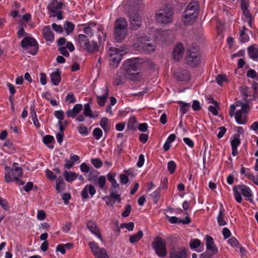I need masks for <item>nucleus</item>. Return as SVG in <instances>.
<instances>
[{"label":"nucleus","instance_id":"obj_64","mask_svg":"<svg viewBox=\"0 0 258 258\" xmlns=\"http://www.w3.org/2000/svg\"><path fill=\"white\" fill-rule=\"evenodd\" d=\"M108 123V119L106 117H103L100 120V125L104 131H106Z\"/></svg>","mask_w":258,"mask_h":258},{"label":"nucleus","instance_id":"obj_36","mask_svg":"<svg viewBox=\"0 0 258 258\" xmlns=\"http://www.w3.org/2000/svg\"><path fill=\"white\" fill-rule=\"evenodd\" d=\"M75 25L71 22L66 21L64 24V29L67 35L70 34L75 29Z\"/></svg>","mask_w":258,"mask_h":258},{"label":"nucleus","instance_id":"obj_6","mask_svg":"<svg viewBox=\"0 0 258 258\" xmlns=\"http://www.w3.org/2000/svg\"><path fill=\"white\" fill-rule=\"evenodd\" d=\"M152 246L159 257H164L167 255L166 243L161 237H156L152 243Z\"/></svg>","mask_w":258,"mask_h":258},{"label":"nucleus","instance_id":"obj_57","mask_svg":"<svg viewBox=\"0 0 258 258\" xmlns=\"http://www.w3.org/2000/svg\"><path fill=\"white\" fill-rule=\"evenodd\" d=\"M54 115L55 117L59 120V121H61L62 120L64 119V114L62 110H56L54 112Z\"/></svg>","mask_w":258,"mask_h":258},{"label":"nucleus","instance_id":"obj_5","mask_svg":"<svg viewBox=\"0 0 258 258\" xmlns=\"http://www.w3.org/2000/svg\"><path fill=\"white\" fill-rule=\"evenodd\" d=\"M173 15V10L171 8L166 7L158 10L156 14L157 22L166 24L171 23Z\"/></svg>","mask_w":258,"mask_h":258},{"label":"nucleus","instance_id":"obj_35","mask_svg":"<svg viewBox=\"0 0 258 258\" xmlns=\"http://www.w3.org/2000/svg\"><path fill=\"white\" fill-rule=\"evenodd\" d=\"M56 190L58 192H60L64 186V182L61 176H59L56 179Z\"/></svg>","mask_w":258,"mask_h":258},{"label":"nucleus","instance_id":"obj_61","mask_svg":"<svg viewBox=\"0 0 258 258\" xmlns=\"http://www.w3.org/2000/svg\"><path fill=\"white\" fill-rule=\"evenodd\" d=\"M115 176L116 173L115 172H109L107 174V178L108 180L110 182V183L117 182L115 178Z\"/></svg>","mask_w":258,"mask_h":258},{"label":"nucleus","instance_id":"obj_46","mask_svg":"<svg viewBox=\"0 0 258 258\" xmlns=\"http://www.w3.org/2000/svg\"><path fill=\"white\" fill-rule=\"evenodd\" d=\"M102 131L99 127L94 129L93 131V136L96 140H99L102 137Z\"/></svg>","mask_w":258,"mask_h":258},{"label":"nucleus","instance_id":"obj_45","mask_svg":"<svg viewBox=\"0 0 258 258\" xmlns=\"http://www.w3.org/2000/svg\"><path fill=\"white\" fill-rule=\"evenodd\" d=\"M177 167L176 163L173 161H170L167 163V169L170 174H173Z\"/></svg>","mask_w":258,"mask_h":258},{"label":"nucleus","instance_id":"obj_51","mask_svg":"<svg viewBox=\"0 0 258 258\" xmlns=\"http://www.w3.org/2000/svg\"><path fill=\"white\" fill-rule=\"evenodd\" d=\"M239 39L241 42L246 43L249 40V35L243 32V31H240Z\"/></svg>","mask_w":258,"mask_h":258},{"label":"nucleus","instance_id":"obj_7","mask_svg":"<svg viewBox=\"0 0 258 258\" xmlns=\"http://www.w3.org/2000/svg\"><path fill=\"white\" fill-rule=\"evenodd\" d=\"M123 54L122 50L113 47H110L108 51L110 65L112 67H116L122 59Z\"/></svg>","mask_w":258,"mask_h":258},{"label":"nucleus","instance_id":"obj_33","mask_svg":"<svg viewBox=\"0 0 258 258\" xmlns=\"http://www.w3.org/2000/svg\"><path fill=\"white\" fill-rule=\"evenodd\" d=\"M161 188L158 187L150 195V196L152 198L154 204H157L158 202L161 195Z\"/></svg>","mask_w":258,"mask_h":258},{"label":"nucleus","instance_id":"obj_8","mask_svg":"<svg viewBox=\"0 0 258 258\" xmlns=\"http://www.w3.org/2000/svg\"><path fill=\"white\" fill-rule=\"evenodd\" d=\"M137 42L139 43L138 47L145 53H150L156 49L155 42H151L146 36L138 37Z\"/></svg>","mask_w":258,"mask_h":258},{"label":"nucleus","instance_id":"obj_15","mask_svg":"<svg viewBox=\"0 0 258 258\" xmlns=\"http://www.w3.org/2000/svg\"><path fill=\"white\" fill-rule=\"evenodd\" d=\"M198 14V12H196L190 10L188 11V9H186L185 11V15L183 16L185 24L187 25H191L196 21Z\"/></svg>","mask_w":258,"mask_h":258},{"label":"nucleus","instance_id":"obj_30","mask_svg":"<svg viewBox=\"0 0 258 258\" xmlns=\"http://www.w3.org/2000/svg\"><path fill=\"white\" fill-rule=\"evenodd\" d=\"M83 114L86 117H89L92 118H95L96 117V116L93 114V111L91 109L90 104L89 103L85 104L83 109Z\"/></svg>","mask_w":258,"mask_h":258},{"label":"nucleus","instance_id":"obj_1","mask_svg":"<svg viewBox=\"0 0 258 258\" xmlns=\"http://www.w3.org/2000/svg\"><path fill=\"white\" fill-rule=\"evenodd\" d=\"M133 11L128 12L130 29L136 31L140 28L142 25V18L139 11L142 8V0H133L132 2Z\"/></svg>","mask_w":258,"mask_h":258},{"label":"nucleus","instance_id":"obj_47","mask_svg":"<svg viewBox=\"0 0 258 258\" xmlns=\"http://www.w3.org/2000/svg\"><path fill=\"white\" fill-rule=\"evenodd\" d=\"M65 101L68 102V104H73L77 101V99L72 92H69L66 97Z\"/></svg>","mask_w":258,"mask_h":258},{"label":"nucleus","instance_id":"obj_12","mask_svg":"<svg viewBox=\"0 0 258 258\" xmlns=\"http://www.w3.org/2000/svg\"><path fill=\"white\" fill-rule=\"evenodd\" d=\"M236 107L234 104H231L230 106L229 114L231 117H232L234 115L236 122L239 124H244L246 122V118L244 116H242V113L243 112L241 110H237L234 114Z\"/></svg>","mask_w":258,"mask_h":258},{"label":"nucleus","instance_id":"obj_10","mask_svg":"<svg viewBox=\"0 0 258 258\" xmlns=\"http://www.w3.org/2000/svg\"><path fill=\"white\" fill-rule=\"evenodd\" d=\"M144 62V60L140 57H134L125 60L124 67L126 72L128 75L132 74V72L137 71Z\"/></svg>","mask_w":258,"mask_h":258},{"label":"nucleus","instance_id":"obj_17","mask_svg":"<svg viewBox=\"0 0 258 258\" xmlns=\"http://www.w3.org/2000/svg\"><path fill=\"white\" fill-rule=\"evenodd\" d=\"M96 193V189L92 184H87L83 188L81 192V195L83 200H86L89 198V194L92 197Z\"/></svg>","mask_w":258,"mask_h":258},{"label":"nucleus","instance_id":"obj_37","mask_svg":"<svg viewBox=\"0 0 258 258\" xmlns=\"http://www.w3.org/2000/svg\"><path fill=\"white\" fill-rule=\"evenodd\" d=\"M238 187H239V185H235L233 188L234 197L237 202L238 203H241L242 199L241 196V194L239 191V189Z\"/></svg>","mask_w":258,"mask_h":258},{"label":"nucleus","instance_id":"obj_34","mask_svg":"<svg viewBox=\"0 0 258 258\" xmlns=\"http://www.w3.org/2000/svg\"><path fill=\"white\" fill-rule=\"evenodd\" d=\"M43 142L45 144L48 148L50 149L53 148V146L50 145L51 143L54 141V138L51 135H46L43 137Z\"/></svg>","mask_w":258,"mask_h":258},{"label":"nucleus","instance_id":"obj_39","mask_svg":"<svg viewBox=\"0 0 258 258\" xmlns=\"http://www.w3.org/2000/svg\"><path fill=\"white\" fill-rule=\"evenodd\" d=\"M18 163H14L13 165V169L11 171L13 174H16V176L21 177L23 175L22 168L20 167H18Z\"/></svg>","mask_w":258,"mask_h":258},{"label":"nucleus","instance_id":"obj_20","mask_svg":"<svg viewBox=\"0 0 258 258\" xmlns=\"http://www.w3.org/2000/svg\"><path fill=\"white\" fill-rule=\"evenodd\" d=\"M186 215L184 219H180L175 216L169 217L167 216V218L170 223L171 224H177L182 223L183 224H189L191 222V220L189 217V215L187 213H185Z\"/></svg>","mask_w":258,"mask_h":258},{"label":"nucleus","instance_id":"obj_2","mask_svg":"<svg viewBox=\"0 0 258 258\" xmlns=\"http://www.w3.org/2000/svg\"><path fill=\"white\" fill-rule=\"evenodd\" d=\"M201 61V54L199 48L191 46L187 48L185 53V62L186 64L192 68L199 66Z\"/></svg>","mask_w":258,"mask_h":258},{"label":"nucleus","instance_id":"obj_21","mask_svg":"<svg viewBox=\"0 0 258 258\" xmlns=\"http://www.w3.org/2000/svg\"><path fill=\"white\" fill-rule=\"evenodd\" d=\"M241 174H243L249 180L252 181L255 184L258 185V181L256 178L249 168H245L241 165V168L240 171Z\"/></svg>","mask_w":258,"mask_h":258},{"label":"nucleus","instance_id":"obj_3","mask_svg":"<svg viewBox=\"0 0 258 258\" xmlns=\"http://www.w3.org/2000/svg\"><path fill=\"white\" fill-rule=\"evenodd\" d=\"M128 23L125 18H117L114 23V37L117 42H120L126 37Z\"/></svg>","mask_w":258,"mask_h":258},{"label":"nucleus","instance_id":"obj_42","mask_svg":"<svg viewBox=\"0 0 258 258\" xmlns=\"http://www.w3.org/2000/svg\"><path fill=\"white\" fill-rule=\"evenodd\" d=\"M241 143L239 135H235L234 139L231 141V148H238Z\"/></svg>","mask_w":258,"mask_h":258},{"label":"nucleus","instance_id":"obj_55","mask_svg":"<svg viewBox=\"0 0 258 258\" xmlns=\"http://www.w3.org/2000/svg\"><path fill=\"white\" fill-rule=\"evenodd\" d=\"M134 223L132 222H128L127 223H123L120 225L121 228H126L128 231H133L134 228Z\"/></svg>","mask_w":258,"mask_h":258},{"label":"nucleus","instance_id":"obj_22","mask_svg":"<svg viewBox=\"0 0 258 258\" xmlns=\"http://www.w3.org/2000/svg\"><path fill=\"white\" fill-rule=\"evenodd\" d=\"M63 3L62 2H58L57 0H51L47 6V10L52 13H56L57 10L62 8Z\"/></svg>","mask_w":258,"mask_h":258},{"label":"nucleus","instance_id":"obj_38","mask_svg":"<svg viewBox=\"0 0 258 258\" xmlns=\"http://www.w3.org/2000/svg\"><path fill=\"white\" fill-rule=\"evenodd\" d=\"M137 120L135 116H133L130 117L127 122V127L128 130H135L137 128L136 124Z\"/></svg>","mask_w":258,"mask_h":258},{"label":"nucleus","instance_id":"obj_26","mask_svg":"<svg viewBox=\"0 0 258 258\" xmlns=\"http://www.w3.org/2000/svg\"><path fill=\"white\" fill-rule=\"evenodd\" d=\"M225 216V209L223 206V205L221 204L219 214L217 218V222L219 226H223L227 224V223L224 219Z\"/></svg>","mask_w":258,"mask_h":258},{"label":"nucleus","instance_id":"obj_16","mask_svg":"<svg viewBox=\"0 0 258 258\" xmlns=\"http://www.w3.org/2000/svg\"><path fill=\"white\" fill-rule=\"evenodd\" d=\"M184 47L181 43H178L175 46L172 52V58L176 61L180 59L183 55Z\"/></svg>","mask_w":258,"mask_h":258},{"label":"nucleus","instance_id":"obj_13","mask_svg":"<svg viewBox=\"0 0 258 258\" xmlns=\"http://www.w3.org/2000/svg\"><path fill=\"white\" fill-rule=\"evenodd\" d=\"M174 75L178 81H188L190 80V75L189 71L186 69H179L174 72Z\"/></svg>","mask_w":258,"mask_h":258},{"label":"nucleus","instance_id":"obj_54","mask_svg":"<svg viewBox=\"0 0 258 258\" xmlns=\"http://www.w3.org/2000/svg\"><path fill=\"white\" fill-rule=\"evenodd\" d=\"M98 183L99 186V187L103 189L106 184V178L103 175H101L99 177L98 179Z\"/></svg>","mask_w":258,"mask_h":258},{"label":"nucleus","instance_id":"obj_29","mask_svg":"<svg viewBox=\"0 0 258 258\" xmlns=\"http://www.w3.org/2000/svg\"><path fill=\"white\" fill-rule=\"evenodd\" d=\"M65 180L69 182H72L76 180L78 177V174L72 171L68 172L64 171L63 173Z\"/></svg>","mask_w":258,"mask_h":258},{"label":"nucleus","instance_id":"obj_23","mask_svg":"<svg viewBox=\"0 0 258 258\" xmlns=\"http://www.w3.org/2000/svg\"><path fill=\"white\" fill-rule=\"evenodd\" d=\"M171 258H186V250L184 248L177 247L170 253Z\"/></svg>","mask_w":258,"mask_h":258},{"label":"nucleus","instance_id":"obj_28","mask_svg":"<svg viewBox=\"0 0 258 258\" xmlns=\"http://www.w3.org/2000/svg\"><path fill=\"white\" fill-rule=\"evenodd\" d=\"M60 74L59 70L57 69L50 74L51 81L54 85L57 86L59 84L61 81Z\"/></svg>","mask_w":258,"mask_h":258},{"label":"nucleus","instance_id":"obj_52","mask_svg":"<svg viewBox=\"0 0 258 258\" xmlns=\"http://www.w3.org/2000/svg\"><path fill=\"white\" fill-rule=\"evenodd\" d=\"M227 242L230 245L234 248H237L238 247H239L240 245L239 242L238 241L237 239L234 237H233L229 239Z\"/></svg>","mask_w":258,"mask_h":258},{"label":"nucleus","instance_id":"obj_24","mask_svg":"<svg viewBox=\"0 0 258 258\" xmlns=\"http://www.w3.org/2000/svg\"><path fill=\"white\" fill-rule=\"evenodd\" d=\"M247 53L249 57L254 61L258 60V47L252 45L247 47Z\"/></svg>","mask_w":258,"mask_h":258},{"label":"nucleus","instance_id":"obj_58","mask_svg":"<svg viewBox=\"0 0 258 258\" xmlns=\"http://www.w3.org/2000/svg\"><path fill=\"white\" fill-rule=\"evenodd\" d=\"M0 205L5 211H7L10 209L7 201L1 197H0Z\"/></svg>","mask_w":258,"mask_h":258},{"label":"nucleus","instance_id":"obj_44","mask_svg":"<svg viewBox=\"0 0 258 258\" xmlns=\"http://www.w3.org/2000/svg\"><path fill=\"white\" fill-rule=\"evenodd\" d=\"M201 241L199 239H192L189 242V247L191 249H196L201 246Z\"/></svg>","mask_w":258,"mask_h":258},{"label":"nucleus","instance_id":"obj_41","mask_svg":"<svg viewBox=\"0 0 258 258\" xmlns=\"http://www.w3.org/2000/svg\"><path fill=\"white\" fill-rule=\"evenodd\" d=\"M186 9L188 11L190 10L194 12H198L199 10V6L198 2L192 1L191 2L187 7Z\"/></svg>","mask_w":258,"mask_h":258},{"label":"nucleus","instance_id":"obj_60","mask_svg":"<svg viewBox=\"0 0 258 258\" xmlns=\"http://www.w3.org/2000/svg\"><path fill=\"white\" fill-rule=\"evenodd\" d=\"M107 206H113L115 203V200H113L111 196H107L103 198Z\"/></svg>","mask_w":258,"mask_h":258},{"label":"nucleus","instance_id":"obj_14","mask_svg":"<svg viewBox=\"0 0 258 258\" xmlns=\"http://www.w3.org/2000/svg\"><path fill=\"white\" fill-rule=\"evenodd\" d=\"M205 239L207 250H209L213 254H216L218 252V249L213 238L208 235H206Z\"/></svg>","mask_w":258,"mask_h":258},{"label":"nucleus","instance_id":"obj_48","mask_svg":"<svg viewBox=\"0 0 258 258\" xmlns=\"http://www.w3.org/2000/svg\"><path fill=\"white\" fill-rule=\"evenodd\" d=\"M79 133L82 136H86L89 134L87 127L83 124H80L78 127Z\"/></svg>","mask_w":258,"mask_h":258},{"label":"nucleus","instance_id":"obj_4","mask_svg":"<svg viewBox=\"0 0 258 258\" xmlns=\"http://www.w3.org/2000/svg\"><path fill=\"white\" fill-rule=\"evenodd\" d=\"M76 45L81 50L89 53H93L98 51L99 46L95 41H90L88 37L85 34H80L76 38Z\"/></svg>","mask_w":258,"mask_h":258},{"label":"nucleus","instance_id":"obj_56","mask_svg":"<svg viewBox=\"0 0 258 258\" xmlns=\"http://www.w3.org/2000/svg\"><path fill=\"white\" fill-rule=\"evenodd\" d=\"M91 162L96 168H100L102 166V162L98 158H93L91 159Z\"/></svg>","mask_w":258,"mask_h":258},{"label":"nucleus","instance_id":"obj_43","mask_svg":"<svg viewBox=\"0 0 258 258\" xmlns=\"http://www.w3.org/2000/svg\"><path fill=\"white\" fill-rule=\"evenodd\" d=\"M125 174H120L119 175L120 182L121 184H126L129 181V178L128 177V171L124 170L123 171Z\"/></svg>","mask_w":258,"mask_h":258},{"label":"nucleus","instance_id":"obj_62","mask_svg":"<svg viewBox=\"0 0 258 258\" xmlns=\"http://www.w3.org/2000/svg\"><path fill=\"white\" fill-rule=\"evenodd\" d=\"M119 188V184L117 182L111 183V186L109 188L110 193L118 192V189Z\"/></svg>","mask_w":258,"mask_h":258},{"label":"nucleus","instance_id":"obj_11","mask_svg":"<svg viewBox=\"0 0 258 258\" xmlns=\"http://www.w3.org/2000/svg\"><path fill=\"white\" fill-rule=\"evenodd\" d=\"M89 245L95 258H109L106 249L103 247L100 248L97 242L90 241Z\"/></svg>","mask_w":258,"mask_h":258},{"label":"nucleus","instance_id":"obj_25","mask_svg":"<svg viewBox=\"0 0 258 258\" xmlns=\"http://www.w3.org/2000/svg\"><path fill=\"white\" fill-rule=\"evenodd\" d=\"M43 35L46 41L52 42L54 40V34L49 26H45L43 29Z\"/></svg>","mask_w":258,"mask_h":258},{"label":"nucleus","instance_id":"obj_18","mask_svg":"<svg viewBox=\"0 0 258 258\" xmlns=\"http://www.w3.org/2000/svg\"><path fill=\"white\" fill-rule=\"evenodd\" d=\"M86 225L88 229L93 234L97 236L101 240H102L99 229L95 222L89 220L87 222Z\"/></svg>","mask_w":258,"mask_h":258},{"label":"nucleus","instance_id":"obj_27","mask_svg":"<svg viewBox=\"0 0 258 258\" xmlns=\"http://www.w3.org/2000/svg\"><path fill=\"white\" fill-rule=\"evenodd\" d=\"M109 90L107 86H105L104 92L102 96H97V103L100 106H103L107 99L109 95Z\"/></svg>","mask_w":258,"mask_h":258},{"label":"nucleus","instance_id":"obj_63","mask_svg":"<svg viewBox=\"0 0 258 258\" xmlns=\"http://www.w3.org/2000/svg\"><path fill=\"white\" fill-rule=\"evenodd\" d=\"M132 207L130 205H127L125 207V210L121 214V216L123 217H128L131 212Z\"/></svg>","mask_w":258,"mask_h":258},{"label":"nucleus","instance_id":"obj_40","mask_svg":"<svg viewBox=\"0 0 258 258\" xmlns=\"http://www.w3.org/2000/svg\"><path fill=\"white\" fill-rule=\"evenodd\" d=\"M178 103L180 105V112L182 115L186 114L189 109L190 104L182 101H178Z\"/></svg>","mask_w":258,"mask_h":258},{"label":"nucleus","instance_id":"obj_31","mask_svg":"<svg viewBox=\"0 0 258 258\" xmlns=\"http://www.w3.org/2000/svg\"><path fill=\"white\" fill-rule=\"evenodd\" d=\"M143 235V231L139 230L136 234L132 235L130 236L129 241L132 244H135L142 238Z\"/></svg>","mask_w":258,"mask_h":258},{"label":"nucleus","instance_id":"obj_19","mask_svg":"<svg viewBox=\"0 0 258 258\" xmlns=\"http://www.w3.org/2000/svg\"><path fill=\"white\" fill-rule=\"evenodd\" d=\"M83 109V106L82 104H77L74 106L73 109H68L66 111V114L68 117L75 118Z\"/></svg>","mask_w":258,"mask_h":258},{"label":"nucleus","instance_id":"obj_49","mask_svg":"<svg viewBox=\"0 0 258 258\" xmlns=\"http://www.w3.org/2000/svg\"><path fill=\"white\" fill-rule=\"evenodd\" d=\"M238 104L241 106V110L243 113H247L249 110V106L247 102L245 103H242L241 101H238L236 106H238Z\"/></svg>","mask_w":258,"mask_h":258},{"label":"nucleus","instance_id":"obj_32","mask_svg":"<svg viewBox=\"0 0 258 258\" xmlns=\"http://www.w3.org/2000/svg\"><path fill=\"white\" fill-rule=\"evenodd\" d=\"M238 189L242 195L246 198H250L252 196L251 191L249 187L245 185H239Z\"/></svg>","mask_w":258,"mask_h":258},{"label":"nucleus","instance_id":"obj_50","mask_svg":"<svg viewBox=\"0 0 258 258\" xmlns=\"http://www.w3.org/2000/svg\"><path fill=\"white\" fill-rule=\"evenodd\" d=\"M216 82L220 85L222 86L224 82L227 81L226 76L225 75L219 74L216 77Z\"/></svg>","mask_w":258,"mask_h":258},{"label":"nucleus","instance_id":"obj_59","mask_svg":"<svg viewBox=\"0 0 258 258\" xmlns=\"http://www.w3.org/2000/svg\"><path fill=\"white\" fill-rule=\"evenodd\" d=\"M249 8V2L248 0H241L240 8L241 11L248 10Z\"/></svg>","mask_w":258,"mask_h":258},{"label":"nucleus","instance_id":"obj_9","mask_svg":"<svg viewBox=\"0 0 258 258\" xmlns=\"http://www.w3.org/2000/svg\"><path fill=\"white\" fill-rule=\"evenodd\" d=\"M21 45L24 49H28L29 47L32 48L28 51V53L34 55L38 50V43L37 41L32 37H25L21 42Z\"/></svg>","mask_w":258,"mask_h":258},{"label":"nucleus","instance_id":"obj_53","mask_svg":"<svg viewBox=\"0 0 258 258\" xmlns=\"http://www.w3.org/2000/svg\"><path fill=\"white\" fill-rule=\"evenodd\" d=\"M252 88L253 92L251 99H249V100H255L258 99V91H257V84L254 83L252 84Z\"/></svg>","mask_w":258,"mask_h":258}]
</instances>
